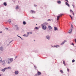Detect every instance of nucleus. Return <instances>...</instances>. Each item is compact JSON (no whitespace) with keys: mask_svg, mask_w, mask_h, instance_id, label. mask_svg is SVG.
Returning a JSON list of instances; mask_svg holds the SVG:
<instances>
[{"mask_svg":"<svg viewBox=\"0 0 76 76\" xmlns=\"http://www.w3.org/2000/svg\"><path fill=\"white\" fill-rule=\"evenodd\" d=\"M0 76H1V75L0 74Z\"/></svg>","mask_w":76,"mask_h":76,"instance_id":"obj_51","label":"nucleus"},{"mask_svg":"<svg viewBox=\"0 0 76 76\" xmlns=\"http://www.w3.org/2000/svg\"><path fill=\"white\" fill-rule=\"evenodd\" d=\"M63 15V14H60L59 15H58L57 16V20H59V18H60V17H61V16H62Z\"/></svg>","mask_w":76,"mask_h":76,"instance_id":"obj_4","label":"nucleus"},{"mask_svg":"<svg viewBox=\"0 0 76 76\" xmlns=\"http://www.w3.org/2000/svg\"><path fill=\"white\" fill-rule=\"evenodd\" d=\"M31 13H35V11L33 10H31L30 11Z\"/></svg>","mask_w":76,"mask_h":76,"instance_id":"obj_10","label":"nucleus"},{"mask_svg":"<svg viewBox=\"0 0 76 76\" xmlns=\"http://www.w3.org/2000/svg\"><path fill=\"white\" fill-rule=\"evenodd\" d=\"M2 33V31H0V34H1Z\"/></svg>","mask_w":76,"mask_h":76,"instance_id":"obj_46","label":"nucleus"},{"mask_svg":"<svg viewBox=\"0 0 76 76\" xmlns=\"http://www.w3.org/2000/svg\"><path fill=\"white\" fill-rule=\"evenodd\" d=\"M67 41L65 40L64 41V42H62L61 44V45H63V44H64V43L66 42Z\"/></svg>","mask_w":76,"mask_h":76,"instance_id":"obj_9","label":"nucleus"},{"mask_svg":"<svg viewBox=\"0 0 76 76\" xmlns=\"http://www.w3.org/2000/svg\"><path fill=\"white\" fill-rule=\"evenodd\" d=\"M57 3H58L60 4V3H61V1H58Z\"/></svg>","mask_w":76,"mask_h":76,"instance_id":"obj_22","label":"nucleus"},{"mask_svg":"<svg viewBox=\"0 0 76 76\" xmlns=\"http://www.w3.org/2000/svg\"><path fill=\"white\" fill-rule=\"evenodd\" d=\"M71 26L72 28H73V25L72 24L71 25Z\"/></svg>","mask_w":76,"mask_h":76,"instance_id":"obj_31","label":"nucleus"},{"mask_svg":"<svg viewBox=\"0 0 76 76\" xmlns=\"http://www.w3.org/2000/svg\"><path fill=\"white\" fill-rule=\"evenodd\" d=\"M18 37H19V38H21V39H22V37H20L18 35H17Z\"/></svg>","mask_w":76,"mask_h":76,"instance_id":"obj_34","label":"nucleus"},{"mask_svg":"<svg viewBox=\"0 0 76 76\" xmlns=\"http://www.w3.org/2000/svg\"><path fill=\"white\" fill-rule=\"evenodd\" d=\"M48 28L49 30L52 29V27H51V26H50L49 25H48Z\"/></svg>","mask_w":76,"mask_h":76,"instance_id":"obj_8","label":"nucleus"},{"mask_svg":"<svg viewBox=\"0 0 76 76\" xmlns=\"http://www.w3.org/2000/svg\"><path fill=\"white\" fill-rule=\"evenodd\" d=\"M44 24L45 25H47V24H48V23H47L46 22H45V23H44Z\"/></svg>","mask_w":76,"mask_h":76,"instance_id":"obj_32","label":"nucleus"},{"mask_svg":"<svg viewBox=\"0 0 76 76\" xmlns=\"http://www.w3.org/2000/svg\"><path fill=\"white\" fill-rule=\"evenodd\" d=\"M54 47H56V48H58V47H60V46L58 45H54Z\"/></svg>","mask_w":76,"mask_h":76,"instance_id":"obj_18","label":"nucleus"},{"mask_svg":"<svg viewBox=\"0 0 76 76\" xmlns=\"http://www.w3.org/2000/svg\"><path fill=\"white\" fill-rule=\"evenodd\" d=\"M12 42V41H11V42H9V44L7 45V46H9V44H10V43H11V42Z\"/></svg>","mask_w":76,"mask_h":76,"instance_id":"obj_26","label":"nucleus"},{"mask_svg":"<svg viewBox=\"0 0 76 76\" xmlns=\"http://www.w3.org/2000/svg\"><path fill=\"white\" fill-rule=\"evenodd\" d=\"M12 58H10V59H8L7 61H6V63L7 64H10V63H12Z\"/></svg>","mask_w":76,"mask_h":76,"instance_id":"obj_1","label":"nucleus"},{"mask_svg":"<svg viewBox=\"0 0 76 76\" xmlns=\"http://www.w3.org/2000/svg\"><path fill=\"white\" fill-rule=\"evenodd\" d=\"M2 65L3 66H6V62L5 61V60H3L1 62Z\"/></svg>","mask_w":76,"mask_h":76,"instance_id":"obj_2","label":"nucleus"},{"mask_svg":"<svg viewBox=\"0 0 76 76\" xmlns=\"http://www.w3.org/2000/svg\"><path fill=\"white\" fill-rule=\"evenodd\" d=\"M2 61V59L0 57V63H1V62Z\"/></svg>","mask_w":76,"mask_h":76,"instance_id":"obj_21","label":"nucleus"},{"mask_svg":"<svg viewBox=\"0 0 76 76\" xmlns=\"http://www.w3.org/2000/svg\"><path fill=\"white\" fill-rule=\"evenodd\" d=\"M6 69H7V68H5L4 69H2L1 71L2 72H5V70H6Z\"/></svg>","mask_w":76,"mask_h":76,"instance_id":"obj_11","label":"nucleus"},{"mask_svg":"<svg viewBox=\"0 0 76 76\" xmlns=\"http://www.w3.org/2000/svg\"><path fill=\"white\" fill-rule=\"evenodd\" d=\"M75 42H76V39H75Z\"/></svg>","mask_w":76,"mask_h":76,"instance_id":"obj_48","label":"nucleus"},{"mask_svg":"<svg viewBox=\"0 0 76 76\" xmlns=\"http://www.w3.org/2000/svg\"><path fill=\"white\" fill-rule=\"evenodd\" d=\"M65 3H66V6H68V7H70V5H69V4H68V3H67V2H65Z\"/></svg>","mask_w":76,"mask_h":76,"instance_id":"obj_13","label":"nucleus"},{"mask_svg":"<svg viewBox=\"0 0 76 76\" xmlns=\"http://www.w3.org/2000/svg\"><path fill=\"white\" fill-rule=\"evenodd\" d=\"M54 31H58V28H57V27H54Z\"/></svg>","mask_w":76,"mask_h":76,"instance_id":"obj_17","label":"nucleus"},{"mask_svg":"<svg viewBox=\"0 0 76 76\" xmlns=\"http://www.w3.org/2000/svg\"><path fill=\"white\" fill-rule=\"evenodd\" d=\"M15 27L16 28V30L17 31H19V27H18V25H15Z\"/></svg>","mask_w":76,"mask_h":76,"instance_id":"obj_6","label":"nucleus"},{"mask_svg":"<svg viewBox=\"0 0 76 76\" xmlns=\"http://www.w3.org/2000/svg\"><path fill=\"white\" fill-rule=\"evenodd\" d=\"M36 25H37V24H36Z\"/></svg>","mask_w":76,"mask_h":76,"instance_id":"obj_54","label":"nucleus"},{"mask_svg":"<svg viewBox=\"0 0 76 76\" xmlns=\"http://www.w3.org/2000/svg\"><path fill=\"white\" fill-rule=\"evenodd\" d=\"M72 13L73 15H75V13H74V12H72Z\"/></svg>","mask_w":76,"mask_h":76,"instance_id":"obj_42","label":"nucleus"},{"mask_svg":"<svg viewBox=\"0 0 76 76\" xmlns=\"http://www.w3.org/2000/svg\"><path fill=\"white\" fill-rule=\"evenodd\" d=\"M29 34H32V32H31L29 33Z\"/></svg>","mask_w":76,"mask_h":76,"instance_id":"obj_37","label":"nucleus"},{"mask_svg":"<svg viewBox=\"0 0 76 76\" xmlns=\"http://www.w3.org/2000/svg\"><path fill=\"white\" fill-rule=\"evenodd\" d=\"M23 36V37H28V35H27L26 34H24Z\"/></svg>","mask_w":76,"mask_h":76,"instance_id":"obj_19","label":"nucleus"},{"mask_svg":"<svg viewBox=\"0 0 76 76\" xmlns=\"http://www.w3.org/2000/svg\"><path fill=\"white\" fill-rule=\"evenodd\" d=\"M33 18H34V17H33Z\"/></svg>","mask_w":76,"mask_h":76,"instance_id":"obj_55","label":"nucleus"},{"mask_svg":"<svg viewBox=\"0 0 76 76\" xmlns=\"http://www.w3.org/2000/svg\"><path fill=\"white\" fill-rule=\"evenodd\" d=\"M11 21H12V20H8V22H9L10 23V24H11L12 23H11Z\"/></svg>","mask_w":76,"mask_h":76,"instance_id":"obj_14","label":"nucleus"},{"mask_svg":"<svg viewBox=\"0 0 76 76\" xmlns=\"http://www.w3.org/2000/svg\"><path fill=\"white\" fill-rule=\"evenodd\" d=\"M4 6H7V4L6 2H4Z\"/></svg>","mask_w":76,"mask_h":76,"instance_id":"obj_20","label":"nucleus"},{"mask_svg":"<svg viewBox=\"0 0 76 76\" xmlns=\"http://www.w3.org/2000/svg\"><path fill=\"white\" fill-rule=\"evenodd\" d=\"M16 9H19V7H18V6H17Z\"/></svg>","mask_w":76,"mask_h":76,"instance_id":"obj_33","label":"nucleus"},{"mask_svg":"<svg viewBox=\"0 0 76 76\" xmlns=\"http://www.w3.org/2000/svg\"><path fill=\"white\" fill-rule=\"evenodd\" d=\"M41 26H42V29H44V30H45V29H47V26H46L42 24Z\"/></svg>","mask_w":76,"mask_h":76,"instance_id":"obj_3","label":"nucleus"},{"mask_svg":"<svg viewBox=\"0 0 76 76\" xmlns=\"http://www.w3.org/2000/svg\"><path fill=\"white\" fill-rule=\"evenodd\" d=\"M3 50H4V49H3V47L1 46L0 47V51H3Z\"/></svg>","mask_w":76,"mask_h":76,"instance_id":"obj_7","label":"nucleus"},{"mask_svg":"<svg viewBox=\"0 0 76 76\" xmlns=\"http://www.w3.org/2000/svg\"><path fill=\"white\" fill-rule=\"evenodd\" d=\"M5 29H7V30H8V29H9V28H6Z\"/></svg>","mask_w":76,"mask_h":76,"instance_id":"obj_40","label":"nucleus"},{"mask_svg":"<svg viewBox=\"0 0 76 76\" xmlns=\"http://www.w3.org/2000/svg\"><path fill=\"white\" fill-rule=\"evenodd\" d=\"M35 76H38V75L37 74H36L35 75Z\"/></svg>","mask_w":76,"mask_h":76,"instance_id":"obj_47","label":"nucleus"},{"mask_svg":"<svg viewBox=\"0 0 76 76\" xmlns=\"http://www.w3.org/2000/svg\"><path fill=\"white\" fill-rule=\"evenodd\" d=\"M34 6L35 7H36V5L34 4Z\"/></svg>","mask_w":76,"mask_h":76,"instance_id":"obj_49","label":"nucleus"},{"mask_svg":"<svg viewBox=\"0 0 76 76\" xmlns=\"http://www.w3.org/2000/svg\"><path fill=\"white\" fill-rule=\"evenodd\" d=\"M37 75H41V73L40 72L38 71L37 72Z\"/></svg>","mask_w":76,"mask_h":76,"instance_id":"obj_15","label":"nucleus"},{"mask_svg":"<svg viewBox=\"0 0 76 76\" xmlns=\"http://www.w3.org/2000/svg\"><path fill=\"white\" fill-rule=\"evenodd\" d=\"M14 3H15V1H14Z\"/></svg>","mask_w":76,"mask_h":76,"instance_id":"obj_52","label":"nucleus"},{"mask_svg":"<svg viewBox=\"0 0 76 76\" xmlns=\"http://www.w3.org/2000/svg\"><path fill=\"white\" fill-rule=\"evenodd\" d=\"M23 25H26V22H25V21H23Z\"/></svg>","mask_w":76,"mask_h":76,"instance_id":"obj_27","label":"nucleus"},{"mask_svg":"<svg viewBox=\"0 0 76 76\" xmlns=\"http://www.w3.org/2000/svg\"><path fill=\"white\" fill-rule=\"evenodd\" d=\"M46 38L47 39L49 40L50 39V36L49 35H48L46 36Z\"/></svg>","mask_w":76,"mask_h":76,"instance_id":"obj_5","label":"nucleus"},{"mask_svg":"<svg viewBox=\"0 0 76 76\" xmlns=\"http://www.w3.org/2000/svg\"><path fill=\"white\" fill-rule=\"evenodd\" d=\"M7 68V69H11V67H9L7 68Z\"/></svg>","mask_w":76,"mask_h":76,"instance_id":"obj_23","label":"nucleus"},{"mask_svg":"<svg viewBox=\"0 0 76 76\" xmlns=\"http://www.w3.org/2000/svg\"><path fill=\"white\" fill-rule=\"evenodd\" d=\"M48 21H51V20L50 19H48Z\"/></svg>","mask_w":76,"mask_h":76,"instance_id":"obj_38","label":"nucleus"},{"mask_svg":"<svg viewBox=\"0 0 76 76\" xmlns=\"http://www.w3.org/2000/svg\"><path fill=\"white\" fill-rule=\"evenodd\" d=\"M27 35H28V36H29V33L28 32L27 33Z\"/></svg>","mask_w":76,"mask_h":76,"instance_id":"obj_36","label":"nucleus"},{"mask_svg":"<svg viewBox=\"0 0 76 76\" xmlns=\"http://www.w3.org/2000/svg\"><path fill=\"white\" fill-rule=\"evenodd\" d=\"M72 45H74V43H72Z\"/></svg>","mask_w":76,"mask_h":76,"instance_id":"obj_45","label":"nucleus"},{"mask_svg":"<svg viewBox=\"0 0 76 76\" xmlns=\"http://www.w3.org/2000/svg\"><path fill=\"white\" fill-rule=\"evenodd\" d=\"M72 6L73 7V8H75V5L73 4L72 5Z\"/></svg>","mask_w":76,"mask_h":76,"instance_id":"obj_39","label":"nucleus"},{"mask_svg":"<svg viewBox=\"0 0 76 76\" xmlns=\"http://www.w3.org/2000/svg\"><path fill=\"white\" fill-rule=\"evenodd\" d=\"M51 46L52 47H54V46Z\"/></svg>","mask_w":76,"mask_h":76,"instance_id":"obj_50","label":"nucleus"},{"mask_svg":"<svg viewBox=\"0 0 76 76\" xmlns=\"http://www.w3.org/2000/svg\"><path fill=\"white\" fill-rule=\"evenodd\" d=\"M69 16L70 17V18H71L72 19V20H73V18L72 17V16H71V15H69Z\"/></svg>","mask_w":76,"mask_h":76,"instance_id":"obj_29","label":"nucleus"},{"mask_svg":"<svg viewBox=\"0 0 76 76\" xmlns=\"http://www.w3.org/2000/svg\"><path fill=\"white\" fill-rule=\"evenodd\" d=\"M67 70L68 72H69V68H67Z\"/></svg>","mask_w":76,"mask_h":76,"instance_id":"obj_41","label":"nucleus"},{"mask_svg":"<svg viewBox=\"0 0 76 76\" xmlns=\"http://www.w3.org/2000/svg\"><path fill=\"white\" fill-rule=\"evenodd\" d=\"M65 1H67V2H69V1H68V0H65Z\"/></svg>","mask_w":76,"mask_h":76,"instance_id":"obj_43","label":"nucleus"},{"mask_svg":"<svg viewBox=\"0 0 76 76\" xmlns=\"http://www.w3.org/2000/svg\"><path fill=\"white\" fill-rule=\"evenodd\" d=\"M63 64H64V65H66V64H65V62L64 61H63Z\"/></svg>","mask_w":76,"mask_h":76,"instance_id":"obj_28","label":"nucleus"},{"mask_svg":"<svg viewBox=\"0 0 76 76\" xmlns=\"http://www.w3.org/2000/svg\"><path fill=\"white\" fill-rule=\"evenodd\" d=\"M34 67L35 68V69H37V66L34 65Z\"/></svg>","mask_w":76,"mask_h":76,"instance_id":"obj_35","label":"nucleus"},{"mask_svg":"<svg viewBox=\"0 0 76 76\" xmlns=\"http://www.w3.org/2000/svg\"><path fill=\"white\" fill-rule=\"evenodd\" d=\"M36 6H37V5H36Z\"/></svg>","mask_w":76,"mask_h":76,"instance_id":"obj_53","label":"nucleus"},{"mask_svg":"<svg viewBox=\"0 0 76 76\" xmlns=\"http://www.w3.org/2000/svg\"><path fill=\"white\" fill-rule=\"evenodd\" d=\"M75 61L74 59L72 61V63H74V62H75Z\"/></svg>","mask_w":76,"mask_h":76,"instance_id":"obj_30","label":"nucleus"},{"mask_svg":"<svg viewBox=\"0 0 76 76\" xmlns=\"http://www.w3.org/2000/svg\"><path fill=\"white\" fill-rule=\"evenodd\" d=\"M18 73H19V72H18V71H15V75H18Z\"/></svg>","mask_w":76,"mask_h":76,"instance_id":"obj_12","label":"nucleus"},{"mask_svg":"<svg viewBox=\"0 0 76 76\" xmlns=\"http://www.w3.org/2000/svg\"><path fill=\"white\" fill-rule=\"evenodd\" d=\"M72 29H70L69 31V34H71V33H72Z\"/></svg>","mask_w":76,"mask_h":76,"instance_id":"obj_16","label":"nucleus"},{"mask_svg":"<svg viewBox=\"0 0 76 76\" xmlns=\"http://www.w3.org/2000/svg\"><path fill=\"white\" fill-rule=\"evenodd\" d=\"M70 12H73V11L72 10H70Z\"/></svg>","mask_w":76,"mask_h":76,"instance_id":"obj_44","label":"nucleus"},{"mask_svg":"<svg viewBox=\"0 0 76 76\" xmlns=\"http://www.w3.org/2000/svg\"><path fill=\"white\" fill-rule=\"evenodd\" d=\"M35 28L36 29H39V28L37 27H36Z\"/></svg>","mask_w":76,"mask_h":76,"instance_id":"obj_25","label":"nucleus"},{"mask_svg":"<svg viewBox=\"0 0 76 76\" xmlns=\"http://www.w3.org/2000/svg\"><path fill=\"white\" fill-rule=\"evenodd\" d=\"M60 72H61V73H64L63 71L62 70H60Z\"/></svg>","mask_w":76,"mask_h":76,"instance_id":"obj_24","label":"nucleus"}]
</instances>
